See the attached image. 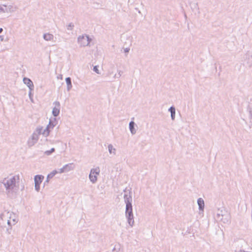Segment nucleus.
Segmentation results:
<instances>
[{"label": "nucleus", "instance_id": "nucleus-1", "mask_svg": "<svg viewBox=\"0 0 252 252\" xmlns=\"http://www.w3.org/2000/svg\"><path fill=\"white\" fill-rule=\"evenodd\" d=\"M19 180V176L16 175L10 178H4L2 181L1 183L4 185L6 193L8 195L11 193H13L15 190L17 189V187L16 184Z\"/></svg>", "mask_w": 252, "mask_h": 252}, {"label": "nucleus", "instance_id": "nucleus-2", "mask_svg": "<svg viewBox=\"0 0 252 252\" xmlns=\"http://www.w3.org/2000/svg\"><path fill=\"white\" fill-rule=\"evenodd\" d=\"M125 215L128 223L131 227H132L134 223V220L132 205H126Z\"/></svg>", "mask_w": 252, "mask_h": 252}, {"label": "nucleus", "instance_id": "nucleus-3", "mask_svg": "<svg viewBox=\"0 0 252 252\" xmlns=\"http://www.w3.org/2000/svg\"><path fill=\"white\" fill-rule=\"evenodd\" d=\"M91 40V38L87 34L80 35L78 37V42L81 46H86L89 45Z\"/></svg>", "mask_w": 252, "mask_h": 252}, {"label": "nucleus", "instance_id": "nucleus-4", "mask_svg": "<svg viewBox=\"0 0 252 252\" xmlns=\"http://www.w3.org/2000/svg\"><path fill=\"white\" fill-rule=\"evenodd\" d=\"M99 173V169L98 168H93L91 170L90 174H89V179L90 181L93 183L94 184L96 182L97 180V175H98Z\"/></svg>", "mask_w": 252, "mask_h": 252}, {"label": "nucleus", "instance_id": "nucleus-5", "mask_svg": "<svg viewBox=\"0 0 252 252\" xmlns=\"http://www.w3.org/2000/svg\"><path fill=\"white\" fill-rule=\"evenodd\" d=\"M38 136L34 132L32 133L31 137L28 141V145L29 147L33 146L37 142L39 138Z\"/></svg>", "mask_w": 252, "mask_h": 252}, {"label": "nucleus", "instance_id": "nucleus-6", "mask_svg": "<svg viewBox=\"0 0 252 252\" xmlns=\"http://www.w3.org/2000/svg\"><path fill=\"white\" fill-rule=\"evenodd\" d=\"M55 126V125L54 124L53 122L50 120L46 128L43 130L42 134L45 137L48 136L50 133L51 129H53Z\"/></svg>", "mask_w": 252, "mask_h": 252}, {"label": "nucleus", "instance_id": "nucleus-7", "mask_svg": "<svg viewBox=\"0 0 252 252\" xmlns=\"http://www.w3.org/2000/svg\"><path fill=\"white\" fill-rule=\"evenodd\" d=\"M55 107L52 110V114L54 117H57L60 113V103L59 101H55L54 102Z\"/></svg>", "mask_w": 252, "mask_h": 252}, {"label": "nucleus", "instance_id": "nucleus-8", "mask_svg": "<svg viewBox=\"0 0 252 252\" xmlns=\"http://www.w3.org/2000/svg\"><path fill=\"white\" fill-rule=\"evenodd\" d=\"M244 59L247 66L251 67L252 66V55L249 52H247L245 55Z\"/></svg>", "mask_w": 252, "mask_h": 252}, {"label": "nucleus", "instance_id": "nucleus-9", "mask_svg": "<svg viewBox=\"0 0 252 252\" xmlns=\"http://www.w3.org/2000/svg\"><path fill=\"white\" fill-rule=\"evenodd\" d=\"M23 82L26 84L29 88L31 91H33L34 88V85L32 80L27 77L23 78Z\"/></svg>", "mask_w": 252, "mask_h": 252}, {"label": "nucleus", "instance_id": "nucleus-10", "mask_svg": "<svg viewBox=\"0 0 252 252\" xmlns=\"http://www.w3.org/2000/svg\"><path fill=\"white\" fill-rule=\"evenodd\" d=\"M131 192L129 191V194H125L124 196V201L126 205H132V196L130 194Z\"/></svg>", "mask_w": 252, "mask_h": 252}, {"label": "nucleus", "instance_id": "nucleus-11", "mask_svg": "<svg viewBox=\"0 0 252 252\" xmlns=\"http://www.w3.org/2000/svg\"><path fill=\"white\" fill-rule=\"evenodd\" d=\"M4 7H2L1 13H10L15 10V8L13 7L12 5L6 6L5 5H3Z\"/></svg>", "mask_w": 252, "mask_h": 252}, {"label": "nucleus", "instance_id": "nucleus-12", "mask_svg": "<svg viewBox=\"0 0 252 252\" xmlns=\"http://www.w3.org/2000/svg\"><path fill=\"white\" fill-rule=\"evenodd\" d=\"M44 179V176L41 175H37L34 176V184L40 185Z\"/></svg>", "mask_w": 252, "mask_h": 252}, {"label": "nucleus", "instance_id": "nucleus-13", "mask_svg": "<svg viewBox=\"0 0 252 252\" xmlns=\"http://www.w3.org/2000/svg\"><path fill=\"white\" fill-rule=\"evenodd\" d=\"M43 38L47 41H54V36L51 33H46L43 34Z\"/></svg>", "mask_w": 252, "mask_h": 252}, {"label": "nucleus", "instance_id": "nucleus-14", "mask_svg": "<svg viewBox=\"0 0 252 252\" xmlns=\"http://www.w3.org/2000/svg\"><path fill=\"white\" fill-rule=\"evenodd\" d=\"M224 211H225L222 210H220V209L218 210V212L217 213L216 215V219L218 220H222L223 217H224V216H225V213H224Z\"/></svg>", "mask_w": 252, "mask_h": 252}, {"label": "nucleus", "instance_id": "nucleus-15", "mask_svg": "<svg viewBox=\"0 0 252 252\" xmlns=\"http://www.w3.org/2000/svg\"><path fill=\"white\" fill-rule=\"evenodd\" d=\"M135 124L133 121H131L129 123V128L132 134H135L136 132V130L135 128Z\"/></svg>", "mask_w": 252, "mask_h": 252}, {"label": "nucleus", "instance_id": "nucleus-16", "mask_svg": "<svg viewBox=\"0 0 252 252\" xmlns=\"http://www.w3.org/2000/svg\"><path fill=\"white\" fill-rule=\"evenodd\" d=\"M57 173L56 170H53L52 172L49 174L47 176L46 181L44 183V186L46 185V184H48L50 179L52 178Z\"/></svg>", "mask_w": 252, "mask_h": 252}, {"label": "nucleus", "instance_id": "nucleus-17", "mask_svg": "<svg viewBox=\"0 0 252 252\" xmlns=\"http://www.w3.org/2000/svg\"><path fill=\"white\" fill-rule=\"evenodd\" d=\"M197 204L199 206V210H203L204 208V202L203 199L201 198H199L197 199Z\"/></svg>", "mask_w": 252, "mask_h": 252}, {"label": "nucleus", "instance_id": "nucleus-18", "mask_svg": "<svg viewBox=\"0 0 252 252\" xmlns=\"http://www.w3.org/2000/svg\"><path fill=\"white\" fill-rule=\"evenodd\" d=\"M168 111L171 113V118L172 120L174 121L175 118V108L173 106H171L169 108Z\"/></svg>", "mask_w": 252, "mask_h": 252}, {"label": "nucleus", "instance_id": "nucleus-19", "mask_svg": "<svg viewBox=\"0 0 252 252\" xmlns=\"http://www.w3.org/2000/svg\"><path fill=\"white\" fill-rule=\"evenodd\" d=\"M63 167L64 168V169L66 170L67 172L73 170L74 168V166L73 165V164L72 163H70L64 165Z\"/></svg>", "mask_w": 252, "mask_h": 252}, {"label": "nucleus", "instance_id": "nucleus-20", "mask_svg": "<svg viewBox=\"0 0 252 252\" xmlns=\"http://www.w3.org/2000/svg\"><path fill=\"white\" fill-rule=\"evenodd\" d=\"M65 81L67 84V90L69 91L72 87L71 84V79L70 77H68L65 78Z\"/></svg>", "mask_w": 252, "mask_h": 252}, {"label": "nucleus", "instance_id": "nucleus-21", "mask_svg": "<svg viewBox=\"0 0 252 252\" xmlns=\"http://www.w3.org/2000/svg\"><path fill=\"white\" fill-rule=\"evenodd\" d=\"M224 213H225V216H224V217H223L222 220H221L223 223H228L230 221L229 215L226 211H224Z\"/></svg>", "mask_w": 252, "mask_h": 252}, {"label": "nucleus", "instance_id": "nucleus-22", "mask_svg": "<svg viewBox=\"0 0 252 252\" xmlns=\"http://www.w3.org/2000/svg\"><path fill=\"white\" fill-rule=\"evenodd\" d=\"M108 151H109V153L110 154H114V155H116V150L115 148H114L113 146V145L112 144H109L108 145Z\"/></svg>", "mask_w": 252, "mask_h": 252}, {"label": "nucleus", "instance_id": "nucleus-23", "mask_svg": "<svg viewBox=\"0 0 252 252\" xmlns=\"http://www.w3.org/2000/svg\"><path fill=\"white\" fill-rule=\"evenodd\" d=\"M43 131V130L42 127L39 126V127H37L36 128V130L33 132H34L35 133H36L38 135H39L41 134H42Z\"/></svg>", "mask_w": 252, "mask_h": 252}, {"label": "nucleus", "instance_id": "nucleus-24", "mask_svg": "<svg viewBox=\"0 0 252 252\" xmlns=\"http://www.w3.org/2000/svg\"><path fill=\"white\" fill-rule=\"evenodd\" d=\"M55 151V148H52L50 150H48V151H45L44 152V154L46 155L49 156V155H51L52 153H53V152H54Z\"/></svg>", "mask_w": 252, "mask_h": 252}, {"label": "nucleus", "instance_id": "nucleus-25", "mask_svg": "<svg viewBox=\"0 0 252 252\" xmlns=\"http://www.w3.org/2000/svg\"><path fill=\"white\" fill-rule=\"evenodd\" d=\"M118 75H117L116 74L114 75V76H113L114 79H115L116 78H120L122 76L123 72L122 70H118Z\"/></svg>", "mask_w": 252, "mask_h": 252}, {"label": "nucleus", "instance_id": "nucleus-26", "mask_svg": "<svg viewBox=\"0 0 252 252\" xmlns=\"http://www.w3.org/2000/svg\"><path fill=\"white\" fill-rule=\"evenodd\" d=\"M74 27V25L72 24V23H69L67 26V29L68 30H69V31H71L72 30L73 28Z\"/></svg>", "mask_w": 252, "mask_h": 252}, {"label": "nucleus", "instance_id": "nucleus-27", "mask_svg": "<svg viewBox=\"0 0 252 252\" xmlns=\"http://www.w3.org/2000/svg\"><path fill=\"white\" fill-rule=\"evenodd\" d=\"M93 70L97 74H100V72L99 71V70L98 69V66L97 65H95L94 66V68H93Z\"/></svg>", "mask_w": 252, "mask_h": 252}, {"label": "nucleus", "instance_id": "nucleus-28", "mask_svg": "<svg viewBox=\"0 0 252 252\" xmlns=\"http://www.w3.org/2000/svg\"><path fill=\"white\" fill-rule=\"evenodd\" d=\"M249 116L250 117V122L252 123V108L250 109Z\"/></svg>", "mask_w": 252, "mask_h": 252}, {"label": "nucleus", "instance_id": "nucleus-29", "mask_svg": "<svg viewBox=\"0 0 252 252\" xmlns=\"http://www.w3.org/2000/svg\"><path fill=\"white\" fill-rule=\"evenodd\" d=\"M34 187L35 189L38 192L40 190V185L34 184Z\"/></svg>", "mask_w": 252, "mask_h": 252}, {"label": "nucleus", "instance_id": "nucleus-30", "mask_svg": "<svg viewBox=\"0 0 252 252\" xmlns=\"http://www.w3.org/2000/svg\"><path fill=\"white\" fill-rule=\"evenodd\" d=\"M60 173H64V172H66V170L64 169V168L63 167V166L61 168V169H60L59 170V172Z\"/></svg>", "mask_w": 252, "mask_h": 252}, {"label": "nucleus", "instance_id": "nucleus-31", "mask_svg": "<svg viewBox=\"0 0 252 252\" xmlns=\"http://www.w3.org/2000/svg\"><path fill=\"white\" fill-rule=\"evenodd\" d=\"M11 227H9V228H8L6 229V231L8 234H10L11 233Z\"/></svg>", "mask_w": 252, "mask_h": 252}, {"label": "nucleus", "instance_id": "nucleus-32", "mask_svg": "<svg viewBox=\"0 0 252 252\" xmlns=\"http://www.w3.org/2000/svg\"><path fill=\"white\" fill-rule=\"evenodd\" d=\"M130 50V49L129 48H126L124 49L125 53H128Z\"/></svg>", "mask_w": 252, "mask_h": 252}, {"label": "nucleus", "instance_id": "nucleus-33", "mask_svg": "<svg viewBox=\"0 0 252 252\" xmlns=\"http://www.w3.org/2000/svg\"><path fill=\"white\" fill-rule=\"evenodd\" d=\"M32 91H31V90H30V91H29V97H30V98H31V100H32V97H31V96H32Z\"/></svg>", "mask_w": 252, "mask_h": 252}, {"label": "nucleus", "instance_id": "nucleus-34", "mask_svg": "<svg viewBox=\"0 0 252 252\" xmlns=\"http://www.w3.org/2000/svg\"><path fill=\"white\" fill-rule=\"evenodd\" d=\"M7 224L9 227H11V222L9 220H7Z\"/></svg>", "mask_w": 252, "mask_h": 252}, {"label": "nucleus", "instance_id": "nucleus-35", "mask_svg": "<svg viewBox=\"0 0 252 252\" xmlns=\"http://www.w3.org/2000/svg\"><path fill=\"white\" fill-rule=\"evenodd\" d=\"M112 74H113V72L112 71H109L108 73H107V75L108 76H110V75H112Z\"/></svg>", "mask_w": 252, "mask_h": 252}, {"label": "nucleus", "instance_id": "nucleus-36", "mask_svg": "<svg viewBox=\"0 0 252 252\" xmlns=\"http://www.w3.org/2000/svg\"><path fill=\"white\" fill-rule=\"evenodd\" d=\"M112 252H118V251L116 249L115 247L113 248Z\"/></svg>", "mask_w": 252, "mask_h": 252}, {"label": "nucleus", "instance_id": "nucleus-37", "mask_svg": "<svg viewBox=\"0 0 252 252\" xmlns=\"http://www.w3.org/2000/svg\"><path fill=\"white\" fill-rule=\"evenodd\" d=\"M2 7L0 5V14H1Z\"/></svg>", "mask_w": 252, "mask_h": 252}, {"label": "nucleus", "instance_id": "nucleus-38", "mask_svg": "<svg viewBox=\"0 0 252 252\" xmlns=\"http://www.w3.org/2000/svg\"><path fill=\"white\" fill-rule=\"evenodd\" d=\"M3 31V29L2 28H0V33H1Z\"/></svg>", "mask_w": 252, "mask_h": 252}, {"label": "nucleus", "instance_id": "nucleus-39", "mask_svg": "<svg viewBox=\"0 0 252 252\" xmlns=\"http://www.w3.org/2000/svg\"><path fill=\"white\" fill-rule=\"evenodd\" d=\"M13 222H14L13 224H15V223H16L15 220H13Z\"/></svg>", "mask_w": 252, "mask_h": 252}, {"label": "nucleus", "instance_id": "nucleus-40", "mask_svg": "<svg viewBox=\"0 0 252 252\" xmlns=\"http://www.w3.org/2000/svg\"><path fill=\"white\" fill-rule=\"evenodd\" d=\"M0 38L1 39V40H3V38H2V36H0Z\"/></svg>", "mask_w": 252, "mask_h": 252}, {"label": "nucleus", "instance_id": "nucleus-41", "mask_svg": "<svg viewBox=\"0 0 252 252\" xmlns=\"http://www.w3.org/2000/svg\"><path fill=\"white\" fill-rule=\"evenodd\" d=\"M125 192H126V189L124 190Z\"/></svg>", "mask_w": 252, "mask_h": 252}]
</instances>
